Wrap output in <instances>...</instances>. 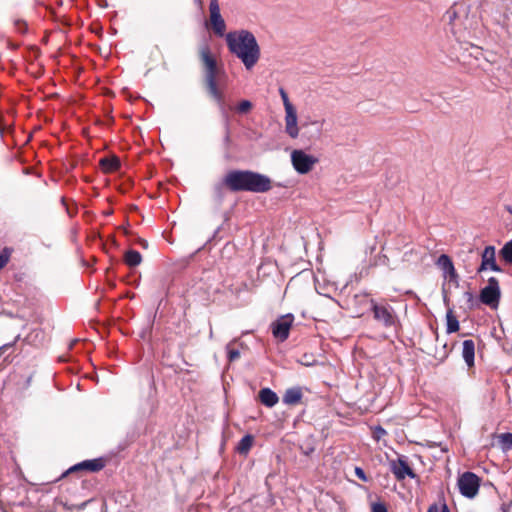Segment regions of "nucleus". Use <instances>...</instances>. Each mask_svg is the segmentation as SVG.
I'll return each instance as SVG.
<instances>
[{
  "mask_svg": "<svg viewBox=\"0 0 512 512\" xmlns=\"http://www.w3.org/2000/svg\"><path fill=\"white\" fill-rule=\"evenodd\" d=\"M446 326V331L448 334L455 333L459 330V321L451 309H449L446 313Z\"/></svg>",
  "mask_w": 512,
  "mask_h": 512,
  "instance_id": "20",
  "label": "nucleus"
},
{
  "mask_svg": "<svg viewBox=\"0 0 512 512\" xmlns=\"http://www.w3.org/2000/svg\"><path fill=\"white\" fill-rule=\"evenodd\" d=\"M294 317L292 314L283 315L272 323V334L280 341H284L289 336L290 328L293 324Z\"/></svg>",
  "mask_w": 512,
  "mask_h": 512,
  "instance_id": "10",
  "label": "nucleus"
},
{
  "mask_svg": "<svg viewBox=\"0 0 512 512\" xmlns=\"http://www.w3.org/2000/svg\"><path fill=\"white\" fill-rule=\"evenodd\" d=\"M229 51L241 60L246 70H251L261 56L260 46L254 34L241 29L225 36Z\"/></svg>",
  "mask_w": 512,
  "mask_h": 512,
  "instance_id": "1",
  "label": "nucleus"
},
{
  "mask_svg": "<svg viewBox=\"0 0 512 512\" xmlns=\"http://www.w3.org/2000/svg\"><path fill=\"white\" fill-rule=\"evenodd\" d=\"M440 511H441V508H439V506L437 504H432L429 506L427 512H440Z\"/></svg>",
  "mask_w": 512,
  "mask_h": 512,
  "instance_id": "31",
  "label": "nucleus"
},
{
  "mask_svg": "<svg viewBox=\"0 0 512 512\" xmlns=\"http://www.w3.org/2000/svg\"><path fill=\"white\" fill-rule=\"evenodd\" d=\"M69 472L66 471V473L62 474V477H65L66 474H68Z\"/></svg>",
  "mask_w": 512,
  "mask_h": 512,
  "instance_id": "37",
  "label": "nucleus"
},
{
  "mask_svg": "<svg viewBox=\"0 0 512 512\" xmlns=\"http://www.w3.org/2000/svg\"><path fill=\"white\" fill-rule=\"evenodd\" d=\"M486 270L494 272H501L502 269L496 263V249L494 246H486L481 254V265L478 268V273Z\"/></svg>",
  "mask_w": 512,
  "mask_h": 512,
  "instance_id": "11",
  "label": "nucleus"
},
{
  "mask_svg": "<svg viewBox=\"0 0 512 512\" xmlns=\"http://www.w3.org/2000/svg\"><path fill=\"white\" fill-rule=\"evenodd\" d=\"M436 264L443 272V276L445 278H449L450 280H456L457 273L454 264L448 255H440Z\"/></svg>",
  "mask_w": 512,
  "mask_h": 512,
  "instance_id": "13",
  "label": "nucleus"
},
{
  "mask_svg": "<svg viewBox=\"0 0 512 512\" xmlns=\"http://www.w3.org/2000/svg\"><path fill=\"white\" fill-rule=\"evenodd\" d=\"M224 141L226 143H229V141H230V132H229V124H228V122H226V134H225V137H224Z\"/></svg>",
  "mask_w": 512,
  "mask_h": 512,
  "instance_id": "32",
  "label": "nucleus"
},
{
  "mask_svg": "<svg viewBox=\"0 0 512 512\" xmlns=\"http://www.w3.org/2000/svg\"><path fill=\"white\" fill-rule=\"evenodd\" d=\"M370 304L376 321L380 322L386 328L396 327L398 322L397 316L390 305L379 304L373 299L370 300Z\"/></svg>",
  "mask_w": 512,
  "mask_h": 512,
  "instance_id": "6",
  "label": "nucleus"
},
{
  "mask_svg": "<svg viewBox=\"0 0 512 512\" xmlns=\"http://www.w3.org/2000/svg\"><path fill=\"white\" fill-rule=\"evenodd\" d=\"M210 22L214 33L220 37L224 36L226 24L220 13L218 0H210L209 3Z\"/></svg>",
  "mask_w": 512,
  "mask_h": 512,
  "instance_id": "9",
  "label": "nucleus"
},
{
  "mask_svg": "<svg viewBox=\"0 0 512 512\" xmlns=\"http://www.w3.org/2000/svg\"><path fill=\"white\" fill-rule=\"evenodd\" d=\"M392 473L398 480H404L406 477L415 478V473L403 458H398L390 462Z\"/></svg>",
  "mask_w": 512,
  "mask_h": 512,
  "instance_id": "12",
  "label": "nucleus"
},
{
  "mask_svg": "<svg viewBox=\"0 0 512 512\" xmlns=\"http://www.w3.org/2000/svg\"><path fill=\"white\" fill-rule=\"evenodd\" d=\"M500 254L505 262L512 264V240L502 247Z\"/></svg>",
  "mask_w": 512,
  "mask_h": 512,
  "instance_id": "24",
  "label": "nucleus"
},
{
  "mask_svg": "<svg viewBox=\"0 0 512 512\" xmlns=\"http://www.w3.org/2000/svg\"><path fill=\"white\" fill-rule=\"evenodd\" d=\"M290 158L294 170L301 175L308 174L319 162L316 156L308 154L302 149H294Z\"/></svg>",
  "mask_w": 512,
  "mask_h": 512,
  "instance_id": "5",
  "label": "nucleus"
},
{
  "mask_svg": "<svg viewBox=\"0 0 512 512\" xmlns=\"http://www.w3.org/2000/svg\"><path fill=\"white\" fill-rule=\"evenodd\" d=\"M355 475L364 482L368 480L364 470L360 467H355Z\"/></svg>",
  "mask_w": 512,
  "mask_h": 512,
  "instance_id": "28",
  "label": "nucleus"
},
{
  "mask_svg": "<svg viewBox=\"0 0 512 512\" xmlns=\"http://www.w3.org/2000/svg\"><path fill=\"white\" fill-rule=\"evenodd\" d=\"M500 512H510V504H508V503H503V504L500 506Z\"/></svg>",
  "mask_w": 512,
  "mask_h": 512,
  "instance_id": "33",
  "label": "nucleus"
},
{
  "mask_svg": "<svg viewBox=\"0 0 512 512\" xmlns=\"http://www.w3.org/2000/svg\"><path fill=\"white\" fill-rule=\"evenodd\" d=\"M279 94L285 109V132L290 138L296 139L299 137L298 116L296 108L290 102L288 94L283 88L279 89Z\"/></svg>",
  "mask_w": 512,
  "mask_h": 512,
  "instance_id": "4",
  "label": "nucleus"
},
{
  "mask_svg": "<svg viewBox=\"0 0 512 512\" xmlns=\"http://www.w3.org/2000/svg\"><path fill=\"white\" fill-rule=\"evenodd\" d=\"M226 350L229 361H235L240 357V352L238 349H232L230 345H227Z\"/></svg>",
  "mask_w": 512,
  "mask_h": 512,
  "instance_id": "26",
  "label": "nucleus"
},
{
  "mask_svg": "<svg viewBox=\"0 0 512 512\" xmlns=\"http://www.w3.org/2000/svg\"><path fill=\"white\" fill-rule=\"evenodd\" d=\"M195 3L200 7L202 8V0H195Z\"/></svg>",
  "mask_w": 512,
  "mask_h": 512,
  "instance_id": "35",
  "label": "nucleus"
},
{
  "mask_svg": "<svg viewBox=\"0 0 512 512\" xmlns=\"http://www.w3.org/2000/svg\"><path fill=\"white\" fill-rule=\"evenodd\" d=\"M253 444V437L251 435H245L242 437V439L239 441L237 445V451L240 454H246L251 449Z\"/></svg>",
  "mask_w": 512,
  "mask_h": 512,
  "instance_id": "23",
  "label": "nucleus"
},
{
  "mask_svg": "<svg viewBox=\"0 0 512 512\" xmlns=\"http://www.w3.org/2000/svg\"><path fill=\"white\" fill-rule=\"evenodd\" d=\"M498 443L503 452H507L512 449V433H502L498 435Z\"/></svg>",
  "mask_w": 512,
  "mask_h": 512,
  "instance_id": "22",
  "label": "nucleus"
},
{
  "mask_svg": "<svg viewBox=\"0 0 512 512\" xmlns=\"http://www.w3.org/2000/svg\"><path fill=\"white\" fill-rule=\"evenodd\" d=\"M374 434L377 439H380L383 435L386 434V431L382 427L378 426L375 428Z\"/></svg>",
  "mask_w": 512,
  "mask_h": 512,
  "instance_id": "30",
  "label": "nucleus"
},
{
  "mask_svg": "<svg viewBox=\"0 0 512 512\" xmlns=\"http://www.w3.org/2000/svg\"><path fill=\"white\" fill-rule=\"evenodd\" d=\"M199 55L205 68V82L208 93L218 104L222 114L226 116V112L224 109V94L218 88L217 83L219 69L217 68L216 60L213 57L211 50L207 44H203L200 46Z\"/></svg>",
  "mask_w": 512,
  "mask_h": 512,
  "instance_id": "3",
  "label": "nucleus"
},
{
  "mask_svg": "<svg viewBox=\"0 0 512 512\" xmlns=\"http://www.w3.org/2000/svg\"><path fill=\"white\" fill-rule=\"evenodd\" d=\"M461 13H466V7L463 4H454L451 6L445 13V18L448 23L454 29L457 26V20L460 17Z\"/></svg>",
  "mask_w": 512,
  "mask_h": 512,
  "instance_id": "16",
  "label": "nucleus"
},
{
  "mask_svg": "<svg viewBox=\"0 0 512 512\" xmlns=\"http://www.w3.org/2000/svg\"><path fill=\"white\" fill-rule=\"evenodd\" d=\"M259 399L263 405L269 408L274 407L279 401L278 395L267 387L259 391Z\"/></svg>",
  "mask_w": 512,
  "mask_h": 512,
  "instance_id": "18",
  "label": "nucleus"
},
{
  "mask_svg": "<svg viewBox=\"0 0 512 512\" xmlns=\"http://www.w3.org/2000/svg\"><path fill=\"white\" fill-rule=\"evenodd\" d=\"M372 512H387V508L382 503H374L372 505Z\"/></svg>",
  "mask_w": 512,
  "mask_h": 512,
  "instance_id": "29",
  "label": "nucleus"
},
{
  "mask_svg": "<svg viewBox=\"0 0 512 512\" xmlns=\"http://www.w3.org/2000/svg\"><path fill=\"white\" fill-rule=\"evenodd\" d=\"M457 485L462 496L473 499L479 492L480 478L473 472H465L459 476Z\"/></svg>",
  "mask_w": 512,
  "mask_h": 512,
  "instance_id": "7",
  "label": "nucleus"
},
{
  "mask_svg": "<svg viewBox=\"0 0 512 512\" xmlns=\"http://www.w3.org/2000/svg\"><path fill=\"white\" fill-rule=\"evenodd\" d=\"M507 210L509 211V213H511V214H512V207L508 206V207H507Z\"/></svg>",
  "mask_w": 512,
  "mask_h": 512,
  "instance_id": "36",
  "label": "nucleus"
},
{
  "mask_svg": "<svg viewBox=\"0 0 512 512\" xmlns=\"http://www.w3.org/2000/svg\"><path fill=\"white\" fill-rule=\"evenodd\" d=\"M104 467V463L101 459H93V460H85L74 466L70 467L67 472H75V471H90L97 472Z\"/></svg>",
  "mask_w": 512,
  "mask_h": 512,
  "instance_id": "14",
  "label": "nucleus"
},
{
  "mask_svg": "<svg viewBox=\"0 0 512 512\" xmlns=\"http://www.w3.org/2000/svg\"><path fill=\"white\" fill-rule=\"evenodd\" d=\"M224 184L232 191H249L264 193L272 188L271 179L248 170H233L226 174Z\"/></svg>",
  "mask_w": 512,
  "mask_h": 512,
  "instance_id": "2",
  "label": "nucleus"
},
{
  "mask_svg": "<svg viewBox=\"0 0 512 512\" xmlns=\"http://www.w3.org/2000/svg\"><path fill=\"white\" fill-rule=\"evenodd\" d=\"M303 394L300 387H292L285 391L283 403L286 405H296L302 400Z\"/></svg>",
  "mask_w": 512,
  "mask_h": 512,
  "instance_id": "17",
  "label": "nucleus"
},
{
  "mask_svg": "<svg viewBox=\"0 0 512 512\" xmlns=\"http://www.w3.org/2000/svg\"><path fill=\"white\" fill-rule=\"evenodd\" d=\"M10 259V253L5 249L0 253V270L4 268Z\"/></svg>",
  "mask_w": 512,
  "mask_h": 512,
  "instance_id": "27",
  "label": "nucleus"
},
{
  "mask_svg": "<svg viewBox=\"0 0 512 512\" xmlns=\"http://www.w3.org/2000/svg\"><path fill=\"white\" fill-rule=\"evenodd\" d=\"M142 261L141 254L136 250H128L125 253V262L130 267L138 266Z\"/></svg>",
  "mask_w": 512,
  "mask_h": 512,
  "instance_id": "21",
  "label": "nucleus"
},
{
  "mask_svg": "<svg viewBox=\"0 0 512 512\" xmlns=\"http://www.w3.org/2000/svg\"><path fill=\"white\" fill-rule=\"evenodd\" d=\"M500 298V287L495 277L488 279V285L481 290L480 300L482 303L494 307Z\"/></svg>",
  "mask_w": 512,
  "mask_h": 512,
  "instance_id": "8",
  "label": "nucleus"
},
{
  "mask_svg": "<svg viewBox=\"0 0 512 512\" xmlns=\"http://www.w3.org/2000/svg\"><path fill=\"white\" fill-rule=\"evenodd\" d=\"M251 108H252V103L249 100H242L238 104L236 110L240 114H245V113L249 112L251 110Z\"/></svg>",
  "mask_w": 512,
  "mask_h": 512,
  "instance_id": "25",
  "label": "nucleus"
},
{
  "mask_svg": "<svg viewBox=\"0 0 512 512\" xmlns=\"http://www.w3.org/2000/svg\"><path fill=\"white\" fill-rule=\"evenodd\" d=\"M440 512H450L445 502L442 504Z\"/></svg>",
  "mask_w": 512,
  "mask_h": 512,
  "instance_id": "34",
  "label": "nucleus"
},
{
  "mask_svg": "<svg viewBox=\"0 0 512 512\" xmlns=\"http://www.w3.org/2000/svg\"><path fill=\"white\" fill-rule=\"evenodd\" d=\"M462 357L468 367L474 365L475 358V343L473 340H464L462 344Z\"/></svg>",
  "mask_w": 512,
  "mask_h": 512,
  "instance_id": "15",
  "label": "nucleus"
},
{
  "mask_svg": "<svg viewBox=\"0 0 512 512\" xmlns=\"http://www.w3.org/2000/svg\"><path fill=\"white\" fill-rule=\"evenodd\" d=\"M99 163L103 171L107 173L116 171L120 165L119 159L114 156L101 158Z\"/></svg>",
  "mask_w": 512,
  "mask_h": 512,
  "instance_id": "19",
  "label": "nucleus"
}]
</instances>
